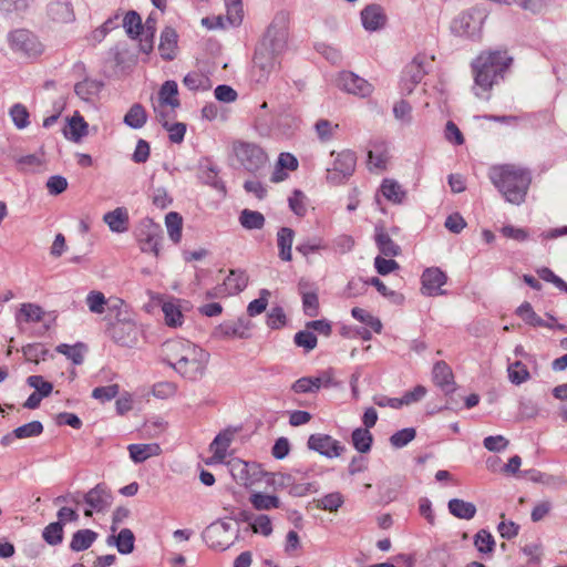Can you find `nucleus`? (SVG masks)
Returning a JSON list of instances; mask_svg holds the SVG:
<instances>
[{
    "label": "nucleus",
    "instance_id": "obj_1",
    "mask_svg": "<svg viewBox=\"0 0 567 567\" xmlns=\"http://www.w3.org/2000/svg\"><path fill=\"white\" fill-rule=\"evenodd\" d=\"M288 40V21L285 14L277 16L268 27L257 47L250 69V81L265 85L278 64V56L285 51Z\"/></svg>",
    "mask_w": 567,
    "mask_h": 567
},
{
    "label": "nucleus",
    "instance_id": "obj_2",
    "mask_svg": "<svg viewBox=\"0 0 567 567\" xmlns=\"http://www.w3.org/2000/svg\"><path fill=\"white\" fill-rule=\"evenodd\" d=\"M162 355L169 367L189 381L202 379L209 361V353L206 350L186 339L164 342Z\"/></svg>",
    "mask_w": 567,
    "mask_h": 567
},
{
    "label": "nucleus",
    "instance_id": "obj_3",
    "mask_svg": "<svg viewBox=\"0 0 567 567\" xmlns=\"http://www.w3.org/2000/svg\"><path fill=\"white\" fill-rule=\"evenodd\" d=\"M487 176L503 198L513 204L525 202L532 183V173L516 164H498L489 167Z\"/></svg>",
    "mask_w": 567,
    "mask_h": 567
},
{
    "label": "nucleus",
    "instance_id": "obj_4",
    "mask_svg": "<svg viewBox=\"0 0 567 567\" xmlns=\"http://www.w3.org/2000/svg\"><path fill=\"white\" fill-rule=\"evenodd\" d=\"M512 63L513 58L506 50L482 51L471 63L475 86L488 92L504 79Z\"/></svg>",
    "mask_w": 567,
    "mask_h": 567
},
{
    "label": "nucleus",
    "instance_id": "obj_5",
    "mask_svg": "<svg viewBox=\"0 0 567 567\" xmlns=\"http://www.w3.org/2000/svg\"><path fill=\"white\" fill-rule=\"evenodd\" d=\"M231 148L235 158L247 172L257 173L268 162L266 152L256 143L235 141Z\"/></svg>",
    "mask_w": 567,
    "mask_h": 567
},
{
    "label": "nucleus",
    "instance_id": "obj_6",
    "mask_svg": "<svg viewBox=\"0 0 567 567\" xmlns=\"http://www.w3.org/2000/svg\"><path fill=\"white\" fill-rule=\"evenodd\" d=\"M432 62L433 58H427L425 54H417L405 65L400 81V91L403 95H409L414 91L415 86L427 74Z\"/></svg>",
    "mask_w": 567,
    "mask_h": 567
},
{
    "label": "nucleus",
    "instance_id": "obj_7",
    "mask_svg": "<svg viewBox=\"0 0 567 567\" xmlns=\"http://www.w3.org/2000/svg\"><path fill=\"white\" fill-rule=\"evenodd\" d=\"M484 16L480 10L471 9L460 13L452 22V32L462 38L478 39L483 28Z\"/></svg>",
    "mask_w": 567,
    "mask_h": 567
},
{
    "label": "nucleus",
    "instance_id": "obj_8",
    "mask_svg": "<svg viewBox=\"0 0 567 567\" xmlns=\"http://www.w3.org/2000/svg\"><path fill=\"white\" fill-rule=\"evenodd\" d=\"M177 95V83L172 80L164 82L158 92V103L154 105L158 121L174 115L175 109L181 105Z\"/></svg>",
    "mask_w": 567,
    "mask_h": 567
},
{
    "label": "nucleus",
    "instance_id": "obj_9",
    "mask_svg": "<svg viewBox=\"0 0 567 567\" xmlns=\"http://www.w3.org/2000/svg\"><path fill=\"white\" fill-rule=\"evenodd\" d=\"M357 157L352 151H342L339 153L331 168L327 169V182L333 185L341 184L351 176L355 169Z\"/></svg>",
    "mask_w": 567,
    "mask_h": 567
},
{
    "label": "nucleus",
    "instance_id": "obj_10",
    "mask_svg": "<svg viewBox=\"0 0 567 567\" xmlns=\"http://www.w3.org/2000/svg\"><path fill=\"white\" fill-rule=\"evenodd\" d=\"M231 525L225 520L210 524L204 532L207 545L216 550H226L233 544L230 535Z\"/></svg>",
    "mask_w": 567,
    "mask_h": 567
},
{
    "label": "nucleus",
    "instance_id": "obj_11",
    "mask_svg": "<svg viewBox=\"0 0 567 567\" xmlns=\"http://www.w3.org/2000/svg\"><path fill=\"white\" fill-rule=\"evenodd\" d=\"M84 502L90 507L84 515L91 517L93 511L105 512L112 505L113 496L106 484L100 483L84 494Z\"/></svg>",
    "mask_w": 567,
    "mask_h": 567
},
{
    "label": "nucleus",
    "instance_id": "obj_12",
    "mask_svg": "<svg viewBox=\"0 0 567 567\" xmlns=\"http://www.w3.org/2000/svg\"><path fill=\"white\" fill-rule=\"evenodd\" d=\"M111 338L122 347H132L138 340V328L132 320H116L109 328Z\"/></svg>",
    "mask_w": 567,
    "mask_h": 567
},
{
    "label": "nucleus",
    "instance_id": "obj_13",
    "mask_svg": "<svg viewBox=\"0 0 567 567\" xmlns=\"http://www.w3.org/2000/svg\"><path fill=\"white\" fill-rule=\"evenodd\" d=\"M422 293L425 296H440L444 291L441 289L447 281L446 274L439 267L426 268L422 276Z\"/></svg>",
    "mask_w": 567,
    "mask_h": 567
},
{
    "label": "nucleus",
    "instance_id": "obj_14",
    "mask_svg": "<svg viewBox=\"0 0 567 567\" xmlns=\"http://www.w3.org/2000/svg\"><path fill=\"white\" fill-rule=\"evenodd\" d=\"M308 447L330 458L340 456L344 450L339 441L327 434L310 435Z\"/></svg>",
    "mask_w": 567,
    "mask_h": 567
},
{
    "label": "nucleus",
    "instance_id": "obj_15",
    "mask_svg": "<svg viewBox=\"0 0 567 567\" xmlns=\"http://www.w3.org/2000/svg\"><path fill=\"white\" fill-rule=\"evenodd\" d=\"M338 85L343 91L361 97L368 96L372 92V85L352 72H342L339 75Z\"/></svg>",
    "mask_w": 567,
    "mask_h": 567
},
{
    "label": "nucleus",
    "instance_id": "obj_16",
    "mask_svg": "<svg viewBox=\"0 0 567 567\" xmlns=\"http://www.w3.org/2000/svg\"><path fill=\"white\" fill-rule=\"evenodd\" d=\"M10 49L18 54L29 56L34 49V35L27 30H14L8 34Z\"/></svg>",
    "mask_w": 567,
    "mask_h": 567
},
{
    "label": "nucleus",
    "instance_id": "obj_17",
    "mask_svg": "<svg viewBox=\"0 0 567 567\" xmlns=\"http://www.w3.org/2000/svg\"><path fill=\"white\" fill-rule=\"evenodd\" d=\"M331 381L330 372H323L319 377H302L293 382L291 390L296 393H312L317 392L322 385L329 386Z\"/></svg>",
    "mask_w": 567,
    "mask_h": 567
},
{
    "label": "nucleus",
    "instance_id": "obj_18",
    "mask_svg": "<svg viewBox=\"0 0 567 567\" xmlns=\"http://www.w3.org/2000/svg\"><path fill=\"white\" fill-rule=\"evenodd\" d=\"M299 293L302 299L303 312L308 317H317L319 315V297L318 289L313 288L308 281H299Z\"/></svg>",
    "mask_w": 567,
    "mask_h": 567
},
{
    "label": "nucleus",
    "instance_id": "obj_19",
    "mask_svg": "<svg viewBox=\"0 0 567 567\" xmlns=\"http://www.w3.org/2000/svg\"><path fill=\"white\" fill-rule=\"evenodd\" d=\"M161 230L158 226L148 225L146 230H141L137 234L141 250L143 252H152L155 256L159 255L161 248Z\"/></svg>",
    "mask_w": 567,
    "mask_h": 567
},
{
    "label": "nucleus",
    "instance_id": "obj_20",
    "mask_svg": "<svg viewBox=\"0 0 567 567\" xmlns=\"http://www.w3.org/2000/svg\"><path fill=\"white\" fill-rule=\"evenodd\" d=\"M361 21L365 30L377 31L384 27L386 16L380 6L370 4L361 11Z\"/></svg>",
    "mask_w": 567,
    "mask_h": 567
},
{
    "label": "nucleus",
    "instance_id": "obj_21",
    "mask_svg": "<svg viewBox=\"0 0 567 567\" xmlns=\"http://www.w3.org/2000/svg\"><path fill=\"white\" fill-rule=\"evenodd\" d=\"M103 221L113 233L122 234L128 230L130 216L125 207H117L103 216Z\"/></svg>",
    "mask_w": 567,
    "mask_h": 567
},
{
    "label": "nucleus",
    "instance_id": "obj_22",
    "mask_svg": "<svg viewBox=\"0 0 567 567\" xmlns=\"http://www.w3.org/2000/svg\"><path fill=\"white\" fill-rule=\"evenodd\" d=\"M162 311L164 313L165 323L168 327L177 328L184 322V315L182 312L181 300L176 298H167L162 301Z\"/></svg>",
    "mask_w": 567,
    "mask_h": 567
},
{
    "label": "nucleus",
    "instance_id": "obj_23",
    "mask_svg": "<svg viewBox=\"0 0 567 567\" xmlns=\"http://www.w3.org/2000/svg\"><path fill=\"white\" fill-rule=\"evenodd\" d=\"M432 379L435 385L443 391L450 392L454 389V375L452 369L445 361H437L432 370Z\"/></svg>",
    "mask_w": 567,
    "mask_h": 567
},
{
    "label": "nucleus",
    "instance_id": "obj_24",
    "mask_svg": "<svg viewBox=\"0 0 567 567\" xmlns=\"http://www.w3.org/2000/svg\"><path fill=\"white\" fill-rule=\"evenodd\" d=\"M295 239V230L290 227H281L277 231L278 257L282 261L292 260V244Z\"/></svg>",
    "mask_w": 567,
    "mask_h": 567
},
{
    "label": "nucleus",
    "instance_id": "obj_25",
    "mask_svg": "<svg viewBox=\"0 0 567 567\" xmlns=\"http://www.w3.org/2000/svg\"><path fill=\"white\" fill-rule=\"evenodd\" d=\"M177 38L178 35L176 31L171 27H166L162 31L158 51L164 60L171 61L175 59L177 52Z\"/></svg>",
    "mask_w": 567,
    "mask_h": 567
},
{
    "label": "nucleus",
    "instance_id": "obj_26",
    "mask_svg": "<svg viewBox=\"0 0 567 567\" xmlns=\"http://www.w3.org/2000/svg\"><path fill=\"white\" fill-rule=\"evenodd\" d=\"M299 126V117L293 113L281 111L276 115L275 135L290 136Z\"/></svg>",
    "mask_w": 567,
    "mask_h": 567
},
{
    "label": "nucleus",
    "instance_id": "obj_27",
    "mask_svg": "<svg viewBox=\"0 0 567 567\" xmlns=\"http://www.w3.org/2000/svg\"><path fill=\"white\" fill-rule=\"evenodd\" d=\"M276 482L284 486L292 496L301 497L308 493L316 492V487L312 483H298L291 474H280L279 480Z\"/></svg>",
    "mask_w": 567,
    "mask_h": 567
},
{
    "label": "nucleus",
    "instance_id": "obj_28",
    "mask_svg": "<svg viewBox=\"0 0 567 567\" xmlns=\"http://www.w3.org/2000/svg\"><path fill=\"white\" fill-rule=\"evenodd\" d=\"M248 275L245 270L233 269L223 282L224 291L227 295H237L248 285Z\"/></svg>",
    "mask_w": 567,
    "mask_h": 567
},
{
    "label": "nucleus",
    "instance_id": "obj_29",
    "mask_svg": "<svg viewBox=\"0 0 567 567\" xmlns=\"http://www.w3.org/2000/svg\"><path fill=\"white\" fill-rule=\"evenodd\" d=\"M517 316H519L526 324L532 327H545L549 329H560L563 330L565 327L563 324L554 326L551 323H547L546 320L542 319L533 309L532 305L527 301L523 302L516 310Z\"/></svg>",
    "mask_w": 567,
    "mask_h": 567
},
{
    "label": "nucleus",
    "instance_id": "obj_30",
    "mask_svg": "<svg viewBox=\"0 0 567 567\" xmlns=\"http://www.w3.org/2000/svg\"><path fill=\"white\" fill-rule=\"evenodd\" d=\"M87 123L84 121V118L81 115L75 114L69 120L68 125L63 130V133L68 140L80 142L84 136L87 135Z\"/></svg>",
    "mask_w": 567,
    "mask_h": 567
},
{
    "label": "nucleus",
    "instance_id": "obj_31",
    "mask_svg": "<svg viewBox=\"0 0 567 567\" xmlns=\"http://www.w3.org/2000/svg\"><path fill=\"white\" fill-rule=\"evenodd\" d=\"M49 17L56 22L69 23L74 20V12L69 2L52 1L48 7Z\"/></svg>",
    "mask_w": 567,
    "mask_h": 567
},
{
    "label": "nucleus",
    "instance_id": "obj_32",
    "mask_svg": "<svg viewBox=\"0 0 567 567\" xmlns=\"http://www.w3.org/2000/svg\"><path fill=\"white\" fill-rule=\"evenodd\" d=\"M127 450L130 452V457L134 463H143L152 456L159 455L162 451L159 445L156 443L131 444Z\"/></svg>",
    "mask_w": 567,
    "mask_h": 567
},
{
    "label": "nucleus",
    "instance_id": "obj_33",
    "mask_svg": "<svg viewBox=\"0 0 567 567\" xmlns=\"http://www.w3.org/2000/svg\"><path fill=\"white\" fill-rule=\"evenodd\" d=\"M375 244L380 252L386 257H396L401 248L383 228L375 229Z\"/></svg>",
    "mask_w": 567,
    "mask_h": 567
},
{
    "label": "nucleus",
    "instance_id": "obj_34",
    "mask_svg": "<svg viewBox=\"0 0 567 567\" xmlns=\"http://www.w3.org/2000/svg\"><path fill=\"white\" fill-rule=\"evenodd\" d=\"M135 536L128 528H123L117 536L111 535L107 538V544H115L118 553L123 555L131 554L134 550Z\"/></svg>",
    "mask_w": 567,
    "mask_h": 567
},
{
    "label": "nucleus",
    "instance_id": "obj_35",
    "mask_svg": "<svg viewBox=\"0 0 567 567\" xmlns=\"http://www.w3.org/2000/svg\"><path fill=\"white\" fill-rule=\"evenodd\" d=\"M233 433L225 431L219 433L209 445L214 460L223 462L227 455V450L231 443Z\"/></svg>",
    "mask_w": 567,
    "mask_h": 567
},
{
    "label": "nucleus",
    "instance_id": "obj_36",
    "mask_svg": "<svg viewBox=\"0 0 567 567\" xmlns=\"http://www.w3.org/2000/svg\"><path fill=\"white\" fill-rule=\"evenodd\" d=\"M249 502L256 511H271L281 506L279 497L261 492L250 494Z\"/></svg>",
    "mask_w": 567,
    "mask_h": 567
},
{
    "label": "nucleus",
    "instance_id": "obj_37",
    "mask_svg": "<svg viewBox=\"0 0 567 567\" xmlns=\"http://www.w3.org/2000/svg\"><path fill=\"white\" fill-rule=\"evenodd\" d=\"M450 513L460 519H472L476 514V506L471 502L452 498L447 504Z\"/></svg>",
    "mask_w": 567,
    "mask_h": 567
},
{
    "label": "nucleus",
    "instance_id": "obj_38",
    "mask_svg": "<svg viewBox=\"0 0 567 567\" xmlns=\"http://www.w3.org/2000/svg\"><path fill=\"white\" fill-rule=\"evenodd\" d=\"M97 533L92 529H80L72 536L70 548L73 551H83L92 546L96 540Z\"/></svg>",
    "mask_w": 567,
    "mask_h": 567
},
{
    "label": "nucleus",
    "instance_id": "obj_39",
    "mask_svg": "<svg viewBox=\"0 0 567 567\" xmlns=\"http://www.w3.org/2000/svg\"><path fill=\"white\" fill-rule=\"evenodd\" d=\"M239 224L247 230L262 229L266 223L265 216L257 210L245 208L240 212Z\"/></svg>",
    "mask_w": 567,
    "mask_h": 567
},
{
    "label": "nucleus",
    "instance_id": "obj_40",
    "mask_svg": "<svg viewBox=\"0 0 567 567\" xmlns=\"http://www.w3.org/2000/svg\"><path fill=\"white\" fill-rule=\"evenodd\" d=\"M124 123L134 128H142L147 122V113L145 107L140 103H134L124 116Z\"/></svg>",
    "mask_w": 567,
    "mask_h": 567
},
{
    "label": "nucleus",
    "instance_id": "obj_41",
    "mask_svg": "<svg viewBox=\"0 0 567 567\" xmlns=\"http://www.w3.org/2000/svg\"><path fill=\"white\" fill-rule=\"evenodd\" d=\"M103 84L97 80L85 79L75 84L74 91L84 101H92L101 92Z\"/></svg>",
    "mask_w": 567,
    "mask_h": 567
},
{
    "label": "nucleus",
    "instance_id": "obj_42",
    "mask_svg": "<svg viewBox=\"0 0 567 567\" xmlns=\"http://www.w3.org/2000/svg\"><path fill=\"white\" fill-rule=\"evenodd\" d=\"M381 193L388 200L394 204L402 203L406 195L403 187L396 181L390 178H385L382 182Z\"/></svg>",
    "mask_w": 567,
    "mask_h": 567
},
{
    "label": "nucleus",
    "instance_id": "obj_43",
    "mask_svg": "<svg viewBox=\"0 0 567 567\" xmlns=\"http://www.w3.org/2000/svg\"><path fill=\"white\" fill-rule=\"evenodd\" d=\"M276 116L257 112L254 120V127L260 136L269 137L275 135Z\"/></svg>",
    "mask_w": 567,
    "mask_h": 567
},
{
    "label": "nucleus",
    "instance_id": "obj_44",
    "mask_svg": "<svg viewBox=\"0 0 567 567\" xmlns=\"http://www.w3.org/2000/svg\"><path fill=\"white\" fill-rule=\"evenodd\" d=\"M351 441L358 452L367 453L371 450L373 437L368 429L358 427L352 432Z\"/></svg>",
    "mask_w": 567,
    "mask_h": 567
},
{
    "label": "nucleus",
    "instance_id": "obj_45",
    "mask_svg": "<svg viewBox=\"0 0 567 567\" xmlns=\"http://www.w3.org/2000/svg\"><path fill=\"white\" fill-rule=\"evenodd\" d=\"M165 225L169 238L175 243H179L182 238L183 219L178 213L171 212L165 217Z\"/></svg>",
    "mask_w": 567,
    "mask_h": 567
},
{
    "label": "nucleus",
    "instance_id": "obj_46",
    "mask_svg": "<svg viewBox=\"0 0 567 567\" xmlns=\"http://www.w3.org/2000/svg\"><path fill=\"white\" fill-rule=\"evenodd\" d=\"M56 351L64 354L74 364H81L84 360L85 346L81 342L73 346L62 343L56 347Z\"/></svg>",
    "mask_w": 567,
    "mask_h": 567
},
{
    "label": "nucleus",
    "instance_id": "obj_47",
    "mask_svg": "<svg viewBox=\"0 0 567 567\" xmlns=\"http://www.w3.org/2000/svg\"><path fill=\"white\" fill-rule=\"evenodd\" d=\"M343 503L344 498L342 494L339 492H333L317 499L316 506L322 511L337 512L343 505Z\"/></svg>",
    "mask_w": 567,
    "mask_h": 567
},
{
    "label": "nucleus",
    "instance_id": "obj_48",
    "mask_svg": "<svg viewBox=\"0 0 567 567\" xmlns=\"http://www.w3.org/2000/svg\"><path fill=\"white\" fill-rule=\"evenodd\" d=\"M199 178L202 179L203 183L218 190H225V186L218 177V169L213 164L203 165L200 167Z\"/></svg>",
    "mask_w": 567,
    "mask_h": 567
},
{
    "label": "nucleus",
    "instance_id": "obj_49",
    "mask_svg": "<svg viewBox=\"0 0 567 567\" xmlns=\"http://www.w3.org/2000/svg\"><path fill=\"white\" fill-rule=\"evenodd\" d=\"M474 546L481 554H492L495 549V539L486 529H480L474 536Z\"/></svg>",
    "mask_w": 567,
    "mask_h": 567
},
{
    "label": "nucleus",
    "instance_id": "obj_50",
    "mask_svg": "<svg viewBox=\"0 0 567 567\" xmlns=\"http://www.w3.org/2000/svg\"><path fill=\"white\" fill-rule=\"evenodd\" d=\"M123 27L130 38L136 39L143 30L140 14L136 11H128L123 18Z\"/></svg>",
    "mask_w": 567,
    "mask_h": 567
},
{
    "label": "nucleus",
    "instance_id": "obj_51",
    "mask_svg": "<svg viewBox=\"0 0 567 567\" xmlns=\"http://www.w3.org/2000/svg\"><path fill=\"white\" fill-rule=\"evenodd\" d=\"M507 372L509 381L516 385H519L530 379V373L527 367L520 361L511 363L508 365Z\"/></svg>",
    "mask_w": 567,
    "mask_h": 567
},
{
    "label": "nucleus",
    "instance_id": "obj_52",
    "mask_svg": "<svg viewBox=\"0 0 567 567\" xmlns=\"http://www.w3.org/2000/svg\"><path fill=\"white\" fill-rule=\"evenodd\" d=\"M35 435V421L29 422L22 426L17 427L13 432L4 435L1 443L4 446L10 445L16 439L32 437Z\"/></svg>",
    "mask_w": 567,
    "mask_h": 567
},
{
    "label": "nucleus",
    "instance_id": "obj_53",
    "mask_svg": "<svg viewBox=\"0 0 567 567\" xmlns=\"http://www.w3.org/2000/svg\"><path fill=\"white\" fill-rule=\"evenodd\" d=\"M351 315L355 320L362 322L367 327H370L375 333L381 332V330H382L381 321L377 317H374L370 312H368L367 310L355 307L351 310Z\"/></svg>",
    "mask_w": 567,
    "mask_h": 567
},
{
    "label": "nucleus",
    "instance_id": "obj_54",
    "mask_svg": "<svg viewBox=\"0 0 567 567\" xmlns=\"http://www.w3.org/2000/svg\"><path fill=\"white\" fill-rule=\"evenodd\" d=\"M9 115L18 130H23L30 124V114L27 107L20 103L11 106Z\"/></svg>",
    "mask_w": 567,
    "mask_h": 567
},
{
    "label": "nucleus",
    "instance_id": "obj_55",
    "mask_svg": "<svg viewBox=\"0 0 567 567\" xmlns=\"http://www.w3.org/2000/svg\"><path fill=\"white\" fill-rule=\"evenodd\" d=\"M183 83L190 91H206L210 87L209 79L198 72H190L186 74Z\"/></svg>",
    "mask_w": 567,
    "mask_h": 567
},
{
    "label": "nucleus",
    "instance_id": "obj_56",
    "mask_svg": "<svg viewBox=\"0 0 567 567\" xmlns=\"http://www.w3.org/2000/svg\"><path fill=\"white\" fill-rule=\"evenodd\" d=\"M296 249L302 256L308 257L313 252L328 249V244L319 237L308 238L300 243Z\"/></svg>",
    "mask_w": 567,
    "mask_h": 567
},
{
    "label": "nucleus",
    "instance_id": "obj_57",
    "mask_svg": "<svg viewBox=\"0 0 567 567\" xmlns=\"http://www.w3.org/2000/svg\"><path fill=\"white\" fill-rule=\"evenodd\" d=\"M369 164L375 168H385L389 159V154L383 144H375L368 153Z\"/></svg>",
    "mask_w": 567,
    "mask_h": 567
},
{
    "label": "nucleus",
    "instance_id": "obj_58",
    "mask_svg": "<svg viewBox=\"0 0 567 567\" xmlns=\"http://www.w3.org/2000/svg\"><path fill=\"white\" fill-rule=\"evenodd\" d=\"M85 303L89 307L90 311L96 315H102L105 311V306L107 305V300L103 292L97 290H92L87 293L85 298Z\"/></svg>",
    "mask_w": 567,
    "mask_h": 567
},
{
    "label": "nucleus",
    "instance_id": "obj_59",
    "mask_svg": "<svg viewBox=\"0 0 567 567\" xmlns=\"http://www.w3.org/2000/svg\"><path fill=\"white\" fill-rule=\"evenodd\" d=\"M43 539L52 546L59 545L63 540V527L60 522H54L49 524L43 533H42Z\"/></svg>",
    "mask_w": 567,
    "mask_h": 567
},
{
    "label": "nucleus",
    "instance_id": "obj_60",
    "mask_svg": "<svg viewBox=\"0 0 567 567\" xmlns=\"http://www.w3.org/2000/svg\"><path fill=\"white\" fill-rule=\"evenodd\" d=\"M416 432L413 427L400 430L391 435L390 443L393 447L401 449L415 439Z\"/></svg>",
    "mask_w": 567,
    "mask_h": 567
},
{
    "label": "nucleus",
    "instance_id": "obj_61",
    "mask_svg": "<svg viewBox=\"0 0 567 567\" xmlns=\"http://www.w3.org/2000/svg\"><path fill=\"white\" fill-rule=\"evenodd\" d=\"M17 323L22 331L27 330V324L35 320V307L32 303L22 305L16 316Z\"/></svg>",
    "mask_w": 567,
    "mask_h": 567
},
{
    "label": "nucleus",
    "instance_id": "obj_62",
    "mask_svg": "<svg viewBox=\"0 0 567 567\" xmlns=\"http://www.w3.org/2000/svg\"><path fill=\"white\" fill-rule=\"evenodd\" d=\"M168 118L169 117H164L163 121L159 122L168 131L169 141L177 144L182 143L186 133V125L183 123L169 124Z\"/></svg>",
    "mask_w": 567,
    "mask_h": 567
},
{
    "label": "nucleus",
    "instance_id": "obj_63",
    "mask_svg": "<svg viewBox=\"0 0 567 567\" xmlns=\"http://www.w3.org/2000/svg\"><path fill=\"white\" fill-rule=\"evenodd\" d=\"M293 340L298 347L303 348L306 351L313 350L317 347L318 342L317 337L313 334V332L308 330L307 328L306 330L298 331L295 334Z\"/></svg>",
    "mask_w": 567,
    "mask_h": 567
},
{
    "label": "nucleus",
    "instance_id": "obj_64",
    "mask_svg": "<svg viewBox=\"0 0 567 567\" xmlns=\"http://www.w3.org/2000/svg\"><path fill=\"white\" fill-rule=\"evenodd\" d=\"M250 528L256 534H261L262 536H270L272 533V524L269 516L260 514L257 515L250 524Z\"/></svg>",
    "mask_w": 567,
    "mask_h": 567
}]
</instances>
